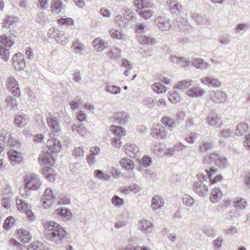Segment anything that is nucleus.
<instances>
[{
  "label": "nucleus",
  "mask_w": 250,
  "mask_h": 250,
  "mask_svg": "<svg viewBox=\"0 0 250 250\" xmlns=\"http://www.w3.org/2000/svg\"><path fill=\"white\" fill-rule=\"evenodd\" d=\"M42 224L45 231L46 238L57 245L62 244L67 236L65 229L53 221L43 220Z\"/></svg>",
  "instance_id": "1"
},
{
  "label": "nucleus",
  "mask_w": 250,
  "mask_h": 250,
  "mask_svg": "<svg viewBox=\"0 0 250 250\" xmlns=\"http://www.w3.org/2000/svg\"><path fill=\"white\" fill-rule=\"evenodd\" d=\"M42 224L45 231L46 238L57 245L62 244L67 236L65 229L53 221L43 220Z\"/></svg>",
  "instance_id": "2"
},
{
  "label": "nucleus",
  "mask_w": 250,
  "mask_h": 250,
  "mask_svg": "<svg viewBox=\"0 0 250 250\" xmlns=\"http://www.w3.org/2000/svg\"><path fill=\"white\" fill-rule=\"evenodd\" d=\"M25 183L23 189H20L21 194L24 198H27L30 195V190H36L40 188L42 182L39 177L35 174L26 175L24 177Z\"/></svg>",
  "instance_id": "3"
},
{
  "label": "nucleus",
  "mask_w": 250,
  "mask_h": 250,
  "mask_svg": "<svg viewBox=\"0 0 250 250\" xmlns=\"http://www.w3.org/2000/svg\"><path fill=\"white\" fill-rule=\"evenodd\" d=\"M203 163L208 165H215L221 168L226 167L227 165V160L223 156L220 155L217 152L208 153L205 155Z\"/></svg>",
  "instance_id": "4"
},
{
  "label": "nucleus",
  "mask_w": 250,
  "mask_h": 250,
  "mask_svg": "<svg viewBox=\"0 0 250 250\" xmlns=\"http://www.w3.org/2000/svg\"><path fill=\"white\" fill-rule=\"evenodd\" d=\"M14 41L5 35L0 36V55L1 58L7 61L10 58L9 49L14 44Z\"/></svg>",
  "instance_id": "5"
},
{
  "label": "nucleus",
  "mask_w": 250,
  "mask_h": 250,
  "mask_svg": "<svg viewBox=\"0 0 250 250\" xmlns=\"http://www.w3.org/2000/svg\"><path fill=\"white\" fill-rule=\"evenodd\" d=\"M135 20V17L129 10L125 11V14L124 16L118 14L114 18L115 22L122 28L131 24Z\"/></svg>",
  "instance_id": "6"
},
{
  "label": "nucleus",
  "mask_w": 250,
  "mask_h": 250,
  "mask_svg": "<svg viewBox=\"0 0 250 250\" xmlns=\"http://www.w3.org/2000/svg\"><path fill=\"white\" fill-rule=\"evenodd\" d=\"M56 195V194L52 189L48 188L45 190L41 200L45 208H49L55 203V201L57 200Z\"/></svg>",
  "instance_id": "7"
},
{
  "label": "nucleus",
  "mask_w": 250,
  "mask_h": 250,
  "mask_svg": "<svg viewBox=\"0 0 250 250\" xmlns=\"http://www.w3.org/2000/svg\"><path fill=\"white\" fill-rule=\"evenodd\" d=\"M111 128L112 132L116 136L112 138V144L116 147L120 148L122 144L121 138L125 135V131L122 127L114 125L112 126Z\"/></svg>",
  "instance_id": "8"
},
{
  "label": "nucleus",
  "mask_w": 250,
  "mask_h": 250,
  "mask_svg": "<svg viewBox=\"0 0 250 250\" xmlns=\"http://www.w3.org/2000/svg\"><path fill=\"white\" fill-rule=\"evenodd\" d=\"M155 25L162 31H167L170 30L171 24L170 21L164 16H159L155 19Z\"/></svg>",
  "instance_id": "9"
},
{
  "label": "nucleus",
  "mask_w": 250,
  "mask_h": 250,
  "mask_svg": "<svg viewBox=\"0 0 250 250\" xmlns=\"http://www.w3.org/2000/svg\"><path fill=\"white\" fill-rule=\"evenodd\" d=\"M8 90L16 97H19L21 92L17 81L13 77H9L6 80Z\"/></svg>",
  "instance_id": "10"
},
{
  "label": "nucleus",
  "mask_w": 250,
  "mask_h": 250,
  "mask_svg": "<svg viewBox=\"0 0 250 250\" xmlns=\"http://www.w3.org/2000/svg\"><path fill=\"white\" fill-rule=\"evenodd\" d=\"M48 34L51 38H54L56 36V41L62 45L66 44L69 41L64 35V33L63 31H59L55 28L49 29Z\"/></svg>",
  "instance_id": "11"
},
{
  "label": "nucleus",
  "mask_w": 250,
  "mask_h": 250,
  "mask_svg": "<svg viewBox=\"0 0 250 250\" xmlns=\"http://www.w3.org/2000/svg\"><path fill=\"white\" fill-rule=\"evenodd\" d=\"M47 125L53 133L56 134L60 131L59 120L53 115L49 113L46 117Z\"/></svg>",
  "instance_id": "12"
},
{
  "label": "nucleus",
  "mask_w": 250,
  "mask_h": 250,
  "mask_svg": "<svg viewBox=\"0 0 250 250\" xmlns=\"http://www.w3.org/2000/svg\"><path fill=\"white\" fill-rule=\"evenodd\" d=\"M167 134L165 127L160 124L154 125L151 129V135L155 138L165 139L167 137Z\"/></svg>",
  "instance_id": "13"
},
{
  "label": "nucleus",
  "mask_w": 250,
  "mask_h": 250,
  "mask_svg": "<svg viewBox=\"0 0 250 250\" xmlns=\"http://www.w3.org/2000/svg\"><path fill=\"white\" fill-rule=\"evenodd\" d=\"M201 82L204 85L208 87H219L221 85V83L218 79L213 76L207 75L201 79Z\"/></svg>",
  "instance_id": "14"
},
{
  "label": "nucleus",
  "mask_w": 250,
  "mask_h": 250,
  "mask_svg": "<svg viewBox=\"0 0 250 250\" xmlns=\"http://www.w3.org/2000/svg\"><path fill=\"white\" fill-rule=\"evenodd\" d=\"M227 95L221 90L212 91L209 93V98L210 100L215 103H222L227 100Z\"/></svg>",
  "instance_id": "15"
},
{
  "label": "nucleus",
  "mask_w": 250,
  "mask_h": 250,
  "mask_svg": "<svg viewBox=\"0 0 250 250\" xmlns=\"http://www.w3.org/2000/svg\"><path fill=\"white\" fill-rule=\"evenodd\" d=\"M13 63L17 70L23 69L25 66V62L23 54L21 53L15 54L12 58Z\"/></svg>",
  "instance_id": "16"
},
{
  "label": "nucleus",
  "mask_w": 250,
  "mask_h": 250,
  "mask_svg": "<svg viewBox=\"0 0 250 250\" xmlns=\"http://www.w3.org/2000/svg\"><path fill=\"white\" fill-rule=\"evenodd\" d=\"M193 189L200 196L205 197L208 191L207 184L197 181L194 184Z\"/></svg>",
  "instance_id": "17"
},
{
  "label": "nucleus",
  "mask_w": 250,
  "mask_h": 250,
  "mask_svg": "<svg viewBox=\"0 0 250 250\" xmlns=\"http://www.w3.org/2000/svg\"><path fill=\"white\" fill-rule=\"evenodd\" d=\"M190 64L196 69L201 70L207 69L210 65L209 63L200 58H191Z\"/></svg>",
  "instance_id": "18"
},
{
  "label": "nucleus",
  "mask_w": 250,
  "mask_h": 250,
  "mask_svg": "<svg viewBox=\"0 0 250 250\" xmlns=\"http://www.w3.org/2000/svg\"><path fill=\"white\" fill-rule=\"evenodd\" d=\"M17 205L18 208L21 211H24L30 217L33 216V213L30 209L31 207L26 201L21 199H17Z\"/></svg>",
  "instance_id": "19"
},
{
  "label": "nucleus",
  "mask_w": 250,
  "mask_h": 250,
  "mask_svg": "<svg viewBox=\"0 0 250 250\" xmlns=\"http://www.w3.org/2000/svg\"><path fill=\"white\" fill-rule=\"evenodd\" d=\"M0 142L7 143L9 146H16L18 144L16 141L12 139V134L6 130H3L0 136Z\"/></svg>",
  "instance_id": "20"
},
{
  "label": "nucleus",
  "mask_w": 250,
  "mask_h": 250,
  "mask_svg": "<svg viewBox=\"0 0 250 250\" xmlns=\"http://www.w3.org/2000/svg\"><path fill=\"white\" fill-rule=\"evenodd\" d=\"M46 145L48 149L53 152H59L61 149V142L57 139H49Z\"/></svg>",
  "instance_id": "21"
},
{
  "label": "nucleus",
  "mask_w": 250,
  "mask_h": 250,
  "mask_svg": "<svg viewBox=\"0 0 250 250\" xmlns=\"http://www.w3.org/2000/svg\"><path fill=\"white\" fill-rule=\"evenodd\" d=\"M167 5L168 7L172 13L179 15L183 12L182 6L174 0H168L167 2Z\"/></svg>",
  "instance_id": "22"
},
{
  "label": "nucleus",
  "mask_w": 250,
  "mask_h": 250,
  "mask_svg": "<svg viewBox=\"0 0 250 250\" xmlns=\"http://www.w3.org/2000/svg\"><path fill=\"white\" fill-rule=\"evenodd\" d=\"M164 205V200L159 195H154L151 200V207L153 210L161 209Z\"/></svg>",
  "instance_id": "23"
},
{
  "label": "nucleus",
  "mask_w": 250,
  "mask_h": 250,
  "mask_svg": "<svg viewBox=\"0 0 250 250\" xmlns=\"http://www.w3.org/2000/svg\"><path fill=\"white\" fill-rule=\"evenodd\" d=\"M126 154L131 158H136L139 151V148L134 144H126L125 146Z\"/></svg>",
  "instance_id": "24"
},
{
  "label": "nucleus",
  "mask_w": 250,
  "mask_h": 250,
  "mask_svg": "<svg viewBox=\"0 0 250 250\" xmlns=\"http://www.w3.org/2000/svg\"><path fill=\"white\" fill-rule=\"evenodd\" d=\"M170 59L174 63L179 64L182 67L188 66L191 63V60L176 56H171Z\"/></svg>",
  "instance_id": "25"
},
{
  "label": "nucleus",
  "mask_w": 250,
  "mask_h": 250,
  "mask_svg": "<svg viewBox=\"0 0 250 250\" xmlns=\"http://www.w3.org/2000/svg\"><path fill=\"white\" fill-rule=\"evenodd\" d=\"M139 226L141 230L146 234L151 232L153 229V223L148 220H142Z\"/></svg>",
  "instance_id": "26"
},
{
  "label": "nucleus",
  "mask_w": 250,
  "mask_h": 250,
  "mask_svg": "<svg viewBox=\"0 0 250 250\" xmlns=\"http://www.w3.org/2000/svg\"><path fill=\"white\" fill-rule=\"evenodd\" d=\"M121 53L122 50L120 48L113 46L108 51V56L110 59L117 61L120 60Z\"/></svg>",
  "instance_id": "27"
},
{
  "label": "nucleus",
  "mask_w": 250,
  "mask_h": 250,
  "mask_svg": "<svg viewBox=\"0 0 250 250\" xmlns=\"http://www.w3.org/2000/svg\"><path fill=\"white\" fill-rule=\"evenodd\" d=\"M129 116L125 112H119L116 114L114 116L115 122L121 125H125L128 123Z\"/></svg>",
  "instance_id": "28"
},
{
  "label": "nucleus",
  "mask_w": 250,
  "mask_h": 250,
  "mask_svg": "<svg viewBox=\"0 0 250 250\" xmlns=\"http://www.w3.org/2000/svg\"><path fill=\"white\" fill-rule=\"evenodd\" d=\"M72 48L74 52L80 55H83L85 50V46L78 40L73 42Z\"/></svg>",
  "instance_id": "29"
},
{
  "label": "nucleus",
  "mask_w": 250,
  "mask_h": 250,
  "mask_svg": "<svg viewBox=\"0 0 250 250\" xmlns=\"http://www.w3.org/2000/svg\"><path fill=\"white\" fill-rule=\"evenodd\" d=\"M40 160L44 165L53 166L54 164V159L53 156L47 152H42L40 156Z\"/></svg>",
  "instance_id": "30"
},
{
  "label": "nucleus",
  "mask_w": 250,
  "mask_h": 250,
  "mask_svg": "<svg viewBox=\"0 0 250 250\" xmlns=\"http://www.w3.org/2000/svg\"><path fill=\"white\" fill-rule=\"evenodd\" d=\"M93 46L97 51L104 50L107 45V43L101 38H97L93 41Z\"/></svg>",
  "instance_id": "31"
},
{
  "label": "nucleus",
  "mask_w": 250,
  "mask_h": 250,
  "mask_svg": "<svg viewBox=\"0 0 250 250\" xmlns=\"http://www.w3.org/2000/svg\"><path fill=\"white\" fill-rule=\"evenodd\" d=\"M222 195V192L220 188H215L212 190L211 194L210 196V201L213 203H217L221 199Z\"/></svg>",
  "instance_id": "32"
},
{
  "label": "nucleus",
  "mask_w": 250,
  "mask_h": 250,
  "mask_svg": "<svg viewBox=\"0 0 250 250\" xmlns=\"http://www.w3.org/2000/svg\"><path fill=\"white\" fill-rule=\"evenodd\" d=\"M120 164L122 167L127 171L132 170L134 167V165L132 160L127 158H123L120 161Z\"/></svg>",
  "instance_id": "33"
},
{
  "label": "nucleus",
  "mask_w": 250,
  "mask_h": 250,
  "mask_svg": "<svg viewBox=\"0 0 250 250\" xmlns=\"http://www.w3.org/2000/svg\"><path fill=\"white\" fill-rule=\"evenodd\" d=\"M248 130V125L247 123L243 122L237 125L235 132V135L237 136L244 135Z\"/></svg>",
  "instance_id": "34"
},
{
  "label": "nucleus",
  "mask_w": 250,
  "mask_h": 250,
  "mask_svg": "<svg viewBox=\"0 0 250 250\" xmlns=\"http://www.w3.org/2000/svg\"><path fill=\"white\" fill-rule=\"evenodd\" d=\"M188 94L192 97L201 96L205 93V91L199 86H194L188 91Z\"/></svg>",
  "instance_id": "35"
},
{
  "label": "nucleus",
  "mask_w": 250,
  "mask_h": 250,
  "mask_svg": "<svg viewBox=\"0 0 250 250\" xmlns=\"http://www.w3.org/2000/svg\"><path fill=\"white\" fill-rule=\"evenodd\" d=\"M28 122V118L26 115L17 116L15 119V125L20 127H22L25 125Z\"/></svg>",
  "instance_id": "36"
},
{
  "label": "nucleus",
  "mask_w": 250,
  "mask_h": 250,
  "mask_svg": "<svg viewBox=\"0 0 250 250\" xmlns=\"http://www.w3.org/2000/svg\"><path fill=\"white\" fill-rule=\"evenodd\" d=\"M214 147V144L210 141L202 142L199 146V151L202 153H205L212 149Z\"/></svg>",
  "instance_id": "37"
},
{
  "label": "nucleus",
  "mask_w": 250,
  "mask_h": 250,
  "mask_svg": "<svg viewBox=\"0 0 250 250\" xmlns=\"http://www.w3.org/2000/svg\"><path fill=\"white\" fill-rule=\"evenodd\" d=\"M18 233L20 240L23 243H27L31 239V233L26 230L20 229L18 230Z\"/></svg>",
  "instance_id": "38"
},
{
  "label": "nucleus",
  "mask_w": 250,
  "mask_h": 250,
  "mask_svg": "<svg viewBox=\"0 0 250 250\" xmlns=\"http://www.w3.org/2000/svg\"><path fill=\"white\" fill-rule=\"evenodd\" d=\"M162 123L167 128L170 130L176 126L175 121L167 116L162 118Z\"/></svg>",
  "instance_id": "39"
},
{
  "label": "nucleus",
  "mask_w": 250,
  "mask_h": 250,
  "mask_svg": "<svg viewBox=\"0 0 250 250\" xmlns=\"http://www.w3.org/2000/svg\"><path fill=\"white\" fill-rule=\"evenodd\" d=\"M55 212L59 217H63L66 219L70 218L72 214L71 211L65 208H59L55 210Z\"/></svg>",
  "instance_id": "40"
},
{
  "label": "nucleus",
  "mask_w": 250,
  "mask_h": 250,
  "mask_svg": "<svg viewBox=\"0 0 250 250\" xmlns=\"http://www.w3.org/2000/svg\"><path fill=\"white\" fill-rule=\"evenodd\" d=\"M71 128L73 132L77 133L82 136H84L86 133V128L82 124H74L72 125Z\"/></svg>",
  "instance_id": "41"
},
{
  "label": "nucleus",
  "mask_w": 250,
  "mask_h": 250,
  "mask_svg": "<svg viewBox=\"0 0 250 250\" xmlns=\"http://www.w3.org/2000/svg\"><path fill=\"white\" fill-rule=\"evenodd\" d=\"M134 4L138 9L151 7V3L148 0H135Z\"/></svg>",
  "instance_id": "42"
},
{
  "label": "nucleus",
  "mask_w": 250,
  "mask_h": 250,
  "mask_svg": "<svg viewBox=\"0 0 250 250\" xmlns=\"http://www.w3.org/2000/svg\"><path fill=\"white\" fill-rule=\"evenodd\" d=\"M8 156L10 160L14 162H19L22 160L21 153L16 150L9 151Z\"/></svg>",
  "instance_id": "43"
},
{
  "label": "nucleus",
  "mask_w": 250,
  "mask_h": 250,
  "mask_svg": "<svg viewBox=\"0 0 250 250\" xmlns=\"http://www.w3.org/2000/svg\"><path fill=\"white\" fill-rule=\"evenodd\" d=\"M192 81L191 80H185L179 82L175 88L180 90H184L188 88L192 83Z\"/></svg>",
  "instance_id": "44"
},
{
  "label": "nucleus",
  "mask_w": 250,
  "mask_h": 250,
  "mask_svg": "<svg viewBox=\"0 0 250 250\" xmlns=\"http://www.w3.org/2000/svg\"><path fill=\"white\" fill-rule=\"evenodd\" d=\"M186 148V146L184 145L181 143H178L173 146V147H172V149L168 150L166 152V154L172 156L174 154V151H183Z\"/></svg>",
  "instance_id": "45"
},
{
  "label": "nucleus",
  "mask_w": 250,
  "mask_h": 250,
  "mask_svg": "<svg viewBox=\"0 0 250 250\" xmlns=\"http://www.w3.org/2000/svg\"><path fill=\"white\" fill-rule=\"evenodd\" d=\"M105 90L108 93L116 95L120 94L122 89L119 86L117 85L108 84L106 86Z\"/></svg>",
  "instance_id": "46"
},
{
  "label": "nucleus",
  "mask_w": 250,
  "mask_h": 250,
  "mask_svg": "<svg viewBox=\"0 0 250 250\" xmlns=\"http://www.w3.org/2000/svg\"><path fill=\"white\" fill-rule=\"evenodd\" d=\"M139 40L142 44L153 45L155 43V39L154 38L147 35L140 37Z\"/></svg>",
  "instance_id": "47"
},
{
  "label": "nucleus",
  "mask_w": 250,
  "mask_h": 250,
  "mask_svg": "<svg viewBox=\"0 0 250 250\" xmlns=\"http://www.w3.org/2000/svg\"><path fill=\"white\" fill-rule=\"evenodd\" d=\"M234 205L236 208L244 209L247 206V203L244 198L237 197L235 199Z\"/></svg>",
  "instance_id": "48"
},
{
  "label": "nucleus",
  "mask_w": 250,
  "mask_h": 250,
  "mask_svg": "<svg viewBox=\"0 0 250 250\" xmlns=\"http://www.w3.org/2000/svg\"><path fill=\"white\" fill-rule=\"evenodd\" d=\"M219 120V117L217 113H210L207 118L208 123L211 126L215 125Z\"/></svg>",
  "instance_id": "49"
},
{
  "label": "nucleus",
  "mask_w": 250,
  "mask_h": 250,
  "mask_svg": "<svg viewBox=\"0 0 250 250\" xmlns=\"http://www.w3.org/2000/svg\"><path fill=\"white\" fill-rule=\"evenodd\" d=\"M28 250H44V247L42 242L34 241L28 245Z\"/></svg>",
  "instance_id": "50"
},
{
  "label": "nucleus",
  "mask_w": 250,
  "mask_h": 250,
  "mask_svg": "<svg viewBox=\"0 0 250 250\" xmlns=\"http://www.w3.org/2000/svg\"><path fill=\"white\" fill-rule=\"evenodd\" d=\"M191 16L199 25H202L207 21L205 16H201L198 15L197 13H191Z\"/></svg>",
  "instance_id": "51"
},
{
  "label": "nucleus",
  "mask_w": 250,
  "mask_h": 250,
  "mask_svg": "<svg viewBox=\"0 0 250 250\" xmlns=\"http://www.w3.org/2000/svg\"><path fill=\"white\" fill-rule=\"evenodd\" d=\"M94 175L95 177L100 180H109L111 178V176L108 174L104 173L100 170H95L94 171Z\"/></svg>",
  "instance_id": "52"
},
{
  "label": "nucleus",
  "mask_w": 250,
  "mask_h": 250,
  "mask_svg": "<svg viewBox=\"0 0 250 250\" xmlns=\"http://www.w3.org/2000/svg\"><path fill=\"white\" fill-rule=\"evenodd\" d=\"M153 90L158 93H162L167 90V88L160 83H155L152 86Z\"/></svg>",
  "instance_id": "53"
},
{
  "label": "nucleus",
  "mask_w": 250,
  "mask_h": 250,
  "mask_svg": "<svg viewBox=\"0 0 250 250\" xmlns=\"http://www.w3.org/2000/svg\"><path fill=\"white\" fill-rule=\"evenodd\" d=\"M168 99L171 103L175 104L179 101L180 96L177 92L172 90L168 93Z\"/></svg>",
  "instance_id": "54"
},
{
  "label": "nucleus",
  "mask_w": 250,
  "mask_h": 250,
  "mask_svg": "<svg viewBox=\"0 0 250 250\" xmlns=\"http://www.w3.org/2000/svg\"><path fill=\"white\" fill-rule=\"evenodd\" d=\"M110 34L111 36L113 38L116 39L117 40L125 39V35L123 34L120 31L115 29H112L110 31Z\"/></svg>",
  "instance_id": "55"
},
{
  "label": "nucleus",
  "mask_w": 250,
  "mask_h": 250,
  "mask_svg": "<svg viewBox=\"0 0 250 250\" xmlns=\"http://www.w3.org/2000/svg\"><path fill=\"white\" fill-rule=\"evenodd\" d=\"M51 8L56 13H59L62 9V3L60 1H53L51 4Z\"/></svg>",
  "instance_id": "56"
},
{
  "label": "nucleus",
  "mask_w": 250,
  "mask_h": 250,
  "mask_svg": "<svg viewBox=\"0 0 250 250\" xmlns=\"http://www.w3.org/2000/svg\"><path fill=\"white\" fill-rule=\"evenodd\" d=\"M16 21L15 18L13 16H8L3 21V26L8 28L10 26Z\"/></svg>",
  "instance_id": "57"
},
{
  "label": "nucleus",
  "mask_w": 250,
  "mask_h": 250,
  "mask_svg": "<svg viewBox=\"0 0 250 250\" xmlns=\"http://www.w3.org/2000/svg\"><path fill=\"white\" fill-rule=\"evenodd\" d=\"M73 155L75 158L81 159L83 157L84 151L81 147H78L75 148L73 151Z\"/></svg>",
  "instance_id": "58"
},
{
  "label": "nucleus",
  "mask_w": 250,
  "mask_h": 250,
  "mask_svg": "<svg viewBox=\"0 0 250 250\" xmlns=\"http://www.w3.org/2000/svg\"><path fill=\"white\" fill-rule=\"evenodd\" d=\"M183 203L188 207H191L194 203V199L189 195L186 194L182 198Z\"/></svg>",
  "instance_id": "59"
},
{
  "label": "nucleus",
  "mask_w": 250,
  "mask_h": 250,
  "mask_svg": "<svg viewBox=\"0 0 250 250\" xmlns=\"http://www.w3.org/2000/svg\"><path fill=\"white\" fill-rule=\"evenodd\" d=\"M153 12L150 10L144 9L140 11L141 17L145 19H150L153 15Z\"/></svg>",
  "instance_id": "60"
},
{
  "label": "nucleus",
  "mask_w": 250,
  "mask_h": 250,
  "mask_svg": "<svg viewBox=\"0 0 250 250\" xmlns=\"http://www.w3.org/2000/svg\"><path fill=\"white\" fill-rule=\"evenodd\" d=\"M7 103L14 110L18 109V104L16 99L13 97H8L6 99Z\"/></svg>",
  "instance_id": "61"
},
{
  "label": "nucleus",
  "mask_w": 250,
  "mask_h": 250,
  "mask_svg": "<svg viewBox=\"0 0 250 250\" xmlns=\"http://www.w3.org/2000/svg\"><path fill=\"white\" fill-rule=\"evenodd\" d=\"M219 41L223 45H227L230 43V37L226 34L222 35L219 36Z\"/></svg>",
  "instance_id": "62"
},
{
  "label": "nucleus",
  "mask_w": 250,
  "mask_h": 250,
  "mask_svg": "<svg viewBox=\"0 0 250 250\" xmlns=\"http://www.w3.org/2000/svg\"><path fill=\"white\" fill-rule=\"evenodd\" d=\"M197 177L198 181H201L209 185V177L207 173L206 174L199 173L197 174Z\"/></svg>",
  "instance_id": "63"
},
{
  "label": "nucleus",
  "mask_w": 250,
  "mask_h": 250,
  "mask_svg": "<svg viewBox=\"0 0 250 250\" xmlns=\"http://www.w3.org/2000/svg\"><path fill=\"white\" fill-rule=\"evenodd\" d=\"M14 218L12 216H9L6 218L4 221L3 227L5 229H7L11 227L14 225Z\"/></svg>",
  "instance_id": "64"
}]
</instances>
